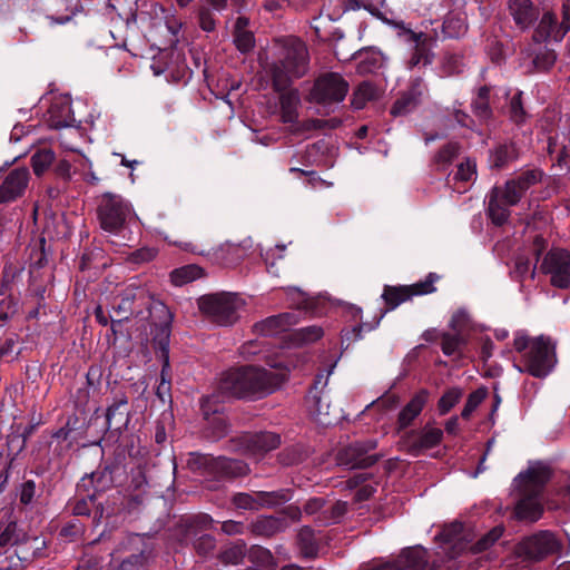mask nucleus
Wrapping results in <instances>:
<instances>
[{
  "label": "nucleus",
  "instance_id": "obj_1",
  "mask_svg": "<svg viewBox=\"0 0 570 570\" xmlns=\"http://www.w3.org/2000/svg\"><path fill=\"white\" fill-rule=\"evenodd\" d=\"M267 364L275 372L257 366H242L223 374L219 381V391L224 396L233 397H262L271 394L286 379L288 366L283 362H273L264 355Z\"/></svg>",
  "mask_w": 570,
  "mask_h": 570
},
{
  "label": "nucleus",
  "instance_id": "obj_2",
  "mask_svg": "<svg viewBox=\"0 0 570 570\" xmlns=\"http://www.w3.org/2000/svg\"><path fill=\"white\" fill-rule=\"evenodd\" d=\"M551 476L549 465L542 462L530 463L527 471L520 472L513 480V489L519 500L514 513L524 521H537L543 511L541 494Z\"/></svg>",
  "mask_w": 570,
  "mask_h": 570
},
{
  "label": "nucleus",
  "instance_id": "obj_3",
  "mask_svg": "<svg viewBox=\"0 0 570 570\" xmlns=\"http://www.w3.org/2000/svg\"><path fill=\"white\" fill-rule=\"evenodd\" d=\"M513 347L521 354L520 362L513 364L520 373L546 377L557 363L556 345L548 336L530 338L525 332L518 331L514 334Z\"/></svg>",
  "mask_w": 570,
  "mask_h": 570
},
{
  "label": "nucleus",
  "instance_id": "obj_4",
  "mask_svg": "<svg viewBox=\"0 0 570 570\" xmlns=\"http://www.w3.org/2000/svg\"><path fill=\"white\" fill-rule=\"evenodd\" d=\"M308 67V52L305 43L291 38L285 41L281 57L273 68V82L276 90H285L288 83L304 76Z\"/></svg>",
  "mask_w": 570,
  "mask_h": 570
},
{
  "label": "nucleus",
  "instance_id": "obj_5",
  "mask_svg": "<svg viewBox=\"0 0 570 570\" xmlns=\"http://www.w3.org/2000/svg\"><path fill=\"white\" fill-rule=\"evenodd\" d=\"M153 309L161 313L166 312L165 305L153 301L146 289L134 286L127 287L120 302L112 307V315H110L112 332L116 334L117 325L129 320L130 316L147 321L151 316Z\"/></svg>",
  "mask_w": 570,
  "mask_h": 570
},
{
  "label": "nucleus",
  "instance_id": "obj_6",
  "mask_svg": "<svg viewBox=\"0 0 570 570\" xmlns=\"http://www.w3.org/2000/svg\"><path fill=\"white\" fill-rule=\"evenodd\" d=\"M244 306L245 301L235 293L208 294L198 299V308L202 314L222 326L234 324Z\"/></svg>",
  "mask_w": 570,
  "mask_h": 570
},
{
  "label": "nucleus",
  "instance_id": "obj_7",
  "mask_svg": "<svg viewBox=\"0 0 570 570\" xmlns=\"http://www.w3.org/2000/svg\"><path fill=\"white\" fill-rule=\"evenodd\" d=\"M335 364L336 363L331 366L326 375L321 373L316 376L315 384L306 396L308 414L314 421L324 426L331 425L335 420H337V415L332 414L330 396L325 391L328 377L332 374Z\"/></svg>",
  "mask_w": 570,
  "mask_h": 570
},
{
  "label": "nucleus",
  "instance_id": "obj_8",
  "mask_svg": "<svg viewBox=\"0 0 570 570\" xmlns=\"http://www.w3.org/2000/svg\"><path fill=\"white\" fill-rule=\"evenodd\" d=\"M99 219L104 230L119 234L127 224L136 219V215L126 199L110 195L104 199L99 208Z\"/></svg>",
  "mask_w": 570,
  "mask_h": 570
},
{
  "label": "nucleus",
  "instance_id": "obj_9",
  "mask_svg": "<svg viewBox=\"0 0 570 570\" xmlns=\"http://www.w3.org/2000/svg\"><path fill=\"white\" fill-rule=\"evenodd\" d=\"M426 550L420 546L404 549L396 559L372 560L363 563L360 570H425Z\"/></svg>",
  "mask_w": 570,
  "mask_h": 570
},
{
  "label": "nucleus",
  "instance_id": "obj_10",
  "mask_svg": "<svg viewBox=\"0 0 570 570\" xmlns=\"http://www.w3.org/2000/svg\"><path fill=\"white\" fill-rule=\"evenodd\" d=\"M558 549L554 535L548 531L524 539L515 548L517 556L523 561H540Z\"/></svg>",
  "mask_w": 570,
  "mask_h": 570
},
{
  "label": "nucleus",
  "instance_id": "obj_11",
  "mask_svg": "<svg viewBox=\"0 0 570 570\" xmlns=\"http://www.w3.org/2000/svg\"><path fill=\"white\" fill-rule=\"evenodd\" d=\"M540 268L549 276L553 286L559 288L570 287V252L564 249L550 250Z\"/></svg>",
  "mask_w": 570,
  "mask_h": 570
},
{
  "label": "nucleus",
  "instance_id": "obj_12",
  "mask_svg": "<svg viewBox=\"0 0 570 570\" xmlns=\"http://www.w3.org/2000/svg\"><path fill=\"white\" fill-rule=\"evenodd\" d=\"M347 91V82L338 73L330 72L316 80L312 98L321 104L341 102Z\"/></svg>",
  "mask_w": 570,
  "mask_h": 570
},
{
  "label": "nucleus",
  "instance_id": "obj_13",
  "mask_svg": "<svg viewBox=\"0 0 570 570\" xmlns=\"http://www.w3.org/2000/svg\"><path fill=\"white\" fill-rule=\"evenodd\" d=\"M570 30V0L563 4V20L560 26L557 24V18L551 12H546L534 32V41L541 43L548 40L561 41Z\"/></svg>",
  "mask_w": 570,
  "mask_h": 570
},
{
  "label": "nucleus",
  "instance_id": "obj_14",
  "mask_svg": "<svg viewBox=\"0 0 570 570\" xmlns=\"http://www.w3.org/2000/svg\"><path fill=\"white\" fill-rule=\"evenodd\" d=\"M0 546H16V556L20 561L26 562L33 558L37 551L43 548L45 541L37 537L20 539L17 533V525L10 523L0 534Z\"/></svg>",
  "mask_w": 570,
  "mask_h": 570
},
{
  "label": "nucleus",
  "instance_id": "obj_15",
  "mask_svg": "<svg viewBox=\"0 0 570 570\" xmlns=\"http://www.w3.org/2000/svg\"><path fill=\"white\" fill-rule=\"evenodd\" d=\"M438 275L430 273L425 281L419 282L411 286L401 287H385L382 297L391 306L395 308L397 305L409 299L413 295L430 294L435 291L434 283L438 281Z\"/></svg>",
  "mask_w": 570,
  "mask_h": 570
},
{
  "label": "nucleus",
  "instance_id": "obj_16",
  "mask_svg": "<svg viewBox=\"0 0 570 570\" xmlns=\"http://www.w3.org/2000/svg\"><path fill=\"white\" fill-rule=\"evenodd\" d=\"M375 446V441L355 442L340 452L338 462L350 469L371 466L377 460L375 454L370 453Z\"/></svg>",
  "mask_w": 570,
  "mask_h": 570
},
{
  "label": "nucleus",
  "instance_id": "obj_17",
  "mask_svg": "<svg viewBox=\"0 0 570 570\" xmlns=\"http://www.w3.org/2000/svg\"><path fill=\"white\" fill-rule=\"evenodd\" d=\"M288 500L286 492H255L249 493H236L232 502L237 509L243 510H258L263 507H273L282 501Z\"/></svg>",
  "mask_w": 570,
  "mask_h": 570
},
{
  "label": "nucleus",
  "instance_id": "obj_18",
  "mask_svg": "<svg viewBox=\"0 0 570 570\" xmlns=\"http://www.w3.org/2000/svg\"><path fill=\"white\" fill-rule=\"evenodd\" d=\"M541 178V173L537 170H528L519 175L515 179L507 181L500 189V197L505 205H517L524 193Z\"/></svg>",
  "mask_w": 570,
  "mask_h": 570
},
{
  "label": "nucleus",
  "instance_id": "obj_19",
  "mask_svg": "<svg viewBox=\"0 0 570 570\" xmlns=\"http://www.w3.org/2000/svg\"><path fill=\"white\" fill-rule=\"evenodd\" d=\"M399 36L414 48V53L409 61L410 68L416 67L419 65L425 66L432 62V41L423 32L416 33L402 27V31L399 33Z\"/></svg>",
  "mask_w": 570,
  "mask_h": 570
},
{
  "label": "nucleus",
  "instance_id": "obj_20",
  "mask_svg": "<svg viewBox=\"0 0 570 570\" xmlns=\"http://www.w3.org/2000/svg\"><path fill=\"white\" fill-rule=\"evenodd\" d=\"M29 180L27 168H16L8 174L0 185V203H9L21 196Z\"/></svg>",
  "mask_w": 570,
  "mask_h": 570
},
{
  "label": "nucleus",
  "instance_id": "obj_21",
  "mask_svg": "<svg viewBox=\"0 0 570 570\" xmlns=\"http://www.w3.org/2000/svg\"><path fill=\"white\" fill-rule=\"evenodd\" d=\"M297 322L293 312L282 313L279 315L269 316L254 325V332L261 336H275L289 328Z\"/></svg>",
  "mask_w": 570,
  "mask_h": 570
},
{
  "label": "nucleus",
  "instance_id": "obj_22",
  "mask_svg": "<svg viewBox=\"0 0 570 570\" xmlns=\"http://www.w3.org/2000/svg\"><path fill=\"white\" fill-rule=\"evenodd\" d=\"M443 436V432L439 428L426 425L417 433H412L409 436V446L414 452L429 450L436 446Z\"/></svg>",
  "mask_w": 570,
  "mask_h": 570
},
{
  "label": "nucleus",
  "instance_id": "obj_23",
  "mask_svg": "<svg viewBox=\"0 0 570 570\" xmlns=\"http://www.w3.org/2000/svg\"><path fill=\"white\" fill-rule=\"evenodd\" d=\"M422 95V85L420 82L413 85L409 91L404 92L399 99H396L391 109V114L393 116L407 115L420 104Z\"/></svg>",
  "mask_w": 570,
  "mask_h": 570
},
{
  "label": "nucleus",
  "instance_id": "obj_24",
  "mask_svg": "<svg viewBox=\"0 0 570 570\" xmlns=\"http://www.w3.org/2000/svg\"><path fill=\"white\" fill-rule=\"evenodd\" d=\"M509 11L521 29L528 28L537 17V11L530 0H510Z\"/></svg>",
  "mask_w": 570,
  "mask_h": 570
},
{
  "label": "nucleus",
  "instance_id": "obj_25",
  "mask_svg": "<svg viewBox=\"0 0 570 570\" xmlns=\"http://www.w3.org/2000/svg\"><path fill=\"white\" fill-rule=\"evenodd\" d=\"M429 399V392L421 390L403 407L399 414V425L401 429L409 426L413 420L422 412Z\"/></svg>",
  "mask_w": 570,
  "mask_h": 570
},
{
  "label": "nucleus",
  "instance_id": "obj_26",
  "mask_svg": "<svg viewBox=\"0 0 570 570\" xmlns=\"http://www.w3.org/2000/svg\"><path fill=\"white\" fill-rule=\"evenodd\" d=\"M49 125L52 128L60 129L72 126L75 118L71 111V105L65 100L55 102L49 109Z\"/></svg>",
  "mask_w": 570,
  "mask_h": 570
},
{
  "label": "nucleus",
  "instance_id": "obj_27",
  "mask_svg": "<svg viewBox=\"0 0 570 570\" xmlns=\"http://www.w3.org/2000/svg\"><path fill=\"white\" fill-rule=\"evenodd\" d=\"M281 118L285 124H295L298 118L301 97L297 90H288L281 95Z\"/></svg>",
  "mask_w": 570,
  "mask_h": 570
},
{
  "label": "nucleus",
  "instance_id": "obj_28",
  "mask_svg": "<svg viewBox=\"0 0 570 570\" xmlns=\"http://www.w3.org/2000/svg\"><path fill=\"white\" fill-rule=\"evenodd\" d=\"M500 195L499 187H494L489 196L488 204L489 217L498 226L503 225L508 220L510 216L509 207L511 206L505 205Z\"/></svg>",
  "mask_w": 570,
  "mask_h": 570
},
{
  "label": "nucleus",
  "instance_id": "obj_29",
  "mask_svg": "<svg viewBox=\"0 0 570 570\" xmlns=\"http://www.w3.org/2000/svg\"><path fill=\"white\" fill-rule=\"evenodd\" d=\"M500 195L499 187H494L489 196L488 204L489 217L498 226L503 225L508 220L510 216L509 207L511 206L505 205Z\"/></svg>",
  "mask_w": 570,
  "mask_h": 570
},
{
  "label": "nucleus",
  "instance_id": "obj_30",
  "mask_svg": "<svg viewBox=\"0 0 570 570\" xmlns=\"http://www.w3.org/2000/svg\"><path fill=\"white\" fill-rule=\"evenodd\" d=\"M215 471L226 476H242L248 473L249 469L246 463L227 458H218L215 462Z\"/></svg>",
  "mask_w": 570,
  "mask_h": 570
},
{
  "label": "nucleus",
  "instance_id": "obj_31",
  "mask_svg": "<svg viewBox=\"0 0 570 570\" xmlns=\"http://www.w3.org/2000/svg\"><path fill=\"white\" fill-rule=\"evenodd\" d=\"M465 344V340L463 337V334L460 332L451 333H444L442 335V352L446 356H455L460 357L462 355L461 350L462 346Z\"/></svg>",
  "mask_w": 570,
  "mask_h": 570
},
{
  "label": "nucleus",
  "instance_id": "obj_32",
  "mask_svg": "<svg viewBox=\"0 0 570 570\" xmlns=\"http://www.w3.org/2000/svg\"><path fill=\"white\" fill-rule=\"evenodd\" d=\"M202 268L197 265H187L171 272L170 279L174 285L183 286L202 276Z\"/></svg>",
  "mask_w": 570,
  "mask_h": 570
},
{
  "label": "nucleus",
  "instance_id": "obj_33",
  "mask_svg": "<svg viewBox=\"0 0 570 570\" xmlns=\"http://www.w3.org/2000/svg\"><path fill=\"white\" fill-rule=\"evenodd\" d=\"M253 527L256 533L269 537L282 531L286 527V523L278 518L263 517L259 518Z\"/></svg>",
  "mask_w": 570,
  "mask_h": 570
},
{
  "label": "nucleus",
  "instance_id": "obj_34",
  "mask_svg": "<svg viewBox=\"0 0 570 570\" xmlns=\"http://www.w3.org/2000/svg\"><path fill=\"white\" fill-rule=\"evenodd\" d=\"M279 443V436L273 432L259 433L252 438V445L257 452H268L276 449Z\"/></svg>",
  "mask_w": 570,
  "mask_h": 570
},
{
  "label": "nucleus",
  "instance_id": "obj_35",
  "mask_svg": "<svg viewBox=\"0 0 570 570\" xmlns=\"http://www.w3.org/2000/svg\"><path fill=\"white\" fill-rule=\"evenodd\" d=\"M324 332L322 327L313 325L299 328L292 334L295 344L303 345L316 342L323 336Z\"/></svg>",
  "mask_w": 570,
  "mask_h": 570
},
{
  "label": "nucleus",
  "instance_id": "obj_36",
  "mask_svg": "<svg viewBox=\"0 0 570 570\" xmlns=\"http://www.w3.org/2000/svg\"><path fill=\"white\" fill-rule=\"evenodd\" d=\"M216 459L200 453H190L187 459V466L194 471H215Z\"/></svg>",
  "mask_w": 570,
  "mask_h": 570
},
{
  "label": "nucleus",
  "instance_id": "obj_37",
  "mask_svg": "<svg viewBox=\"0 0 570 570\" xmlns=\"http://www.w3.org/2000/svg\"><path fill=\"white\" fill-rule=\"evenodd\" d=\"M357 59L360 61L358 70L361 72H372L382 65V55L376 51L358 52Z\"/></svg>",
  "mask_w": 570,
  "mask_h": 570
},
{
  "label": "nucleus",
  "instance_id": "obj_38",
  "mask_svg": "<svg viewBox=\"0 0 570 570\" xmlns=\"http://www.w3.org/2000/svg\"><path fill=\"white\" fill-rule=\"evenodd\" d=\"M156 394L163 403L170 401V366L167 356L161 368L160 382L157 386Z\"/></svg>",
  "mask_w": 570,
  "mask_h": 570
},
{
  "label": "nucleus",
  "instance_id": "obj_39",
  "mask_svg": "<svg viewBox=\"0 0 570 570\" xmlns=\"http://www.w3.org/2000/svg\"><path fill=\"white\" fill-rule=\"evenodd\" d=\"M557 56L553 50L547 47H540L538 52L532 57V65L535 70L544 71L553 66Z\"/></svg>",
  "mask_w": 570,
  "mask_h": 570
},
{
  "label": "nucleus",
  "instance_id": "obj_40",
  "mask_svg": "<svg viewBox=\"0 0 570 570\" xmlns=\"http://www.w3.org/2000/svg\"><path fill=\"white\" fill-rule=\"evenodd\" d=\"M489 97L490 89L482 87L472 102L474 114L481 119H488L490 117Z\"/></svg>",
  "mask_w": 570,
  "mask_h": 570
},
{
  "label": "nucleus",
  "instance_id": "obj_41",
  "mask_svg": "<svg viewBox=\"0 0 570 570\" xmlns=\"http://www.w3.org/2000/svg\"><path fill=\"white\" fill-rule=\"evenodd\" d=\"M298 543L302 553L306 558H312L317 553V542L311 529L304 528L298 533Z\"/></svg>",
  "mask_w": 570,
  "mask_h": 570
},
{
  "label": "nucleus",
  "instance_id": "obj_42",
  "mask_svg": "<svg viewBox=\"0 0 570 570\" xmlns=\"http://www.w3.org/2000/svg\"><path fill=\"white\" fill-rule=\"evenodd\" d=\"M376 95V89L370 82H363L358 86L356 91L353 95L352 106L355 109H362L365 106V102L374 99Z\"/></svg>",
  "mask_w": 570,
  "mask_h": 570
},
{
  "label": "nucleus",
  "instance_id": "obj_43",
  "mask_svg": "<svg viewBox=\"0 0 570 570\" xmlns=\"http://www.w3.org/2000/svg\"><path fill=\"white\" fill-rule=\"evenodd\" d=\"M55 159V154L50 149L38 150L31 158L32 168L36 175H41L46 169L50 167Z\"/></svg>",
  "mask_w": 570,
  "mask_h": 570
},
{
  "label": "nucleus",
  "instance_id": "obj_44",
  "mask_svg": "<svg viewBox=\"0 0 570 570\" xmlns=\"http://www.w3.org/2000/svg\"><path fill=\"white\" fill-rule=\"evenodd\" d=\"M462 390L458 387H452L448 390L439 400V411L440 414L448 413L462 397Z\"/></svg>",
  "mask_w": 570,
  "mask_h": 570
},
{
  "label": "nucleus",
  "instance_id": "obj_45",
  "mask_svg": "<svg viewBox=\"0 0 570 570\" xmlns=\"http://www.w3.org/2000/svg\"><path fill=\"white\" fill-rule=\"evenodd\" d=\"M485 396L487 391L484 389H478L474 392H472L466 400L461 416L463 419H469L474 412V410L482 403Z\"/></svg>",
  "mask_w": 570,
  "mask_h": 570
},
{
  "label": "nucleus",
  "instance_id": "obj_46",
  "mask_svg": "<svg viewBox=\"0 0 570 570\" xmlns=\"http://www.w3.org/2000/svg\"><path fill=\"white\" fill-rule=\"evenodd\" d=\"M458 153H459V146L456 144L446 145L435 156L436 165L441 169H445V167L452 161V159L458 155Z\"/></svg>",
  "mask_w": 570,
  "mask_h": 570
},
{
  "label": "nucleus",
  "instance_id": "obj_47",
  "mask_svg": "<svg viewBox=\"0 0 570 570\" xmlns=\"http://www.w3.org/2000/svg\"><path fill=\"white\" fill-rule=\"evenodd\" d=\"M509 114L512 121L515 124H522L525 119V111L521 101V92L515 94L509 106Z\"/></svg>",
  "mask_w": 570,
  "mask_h": 570
},
{
  "label": "nucleus",
  "instance_id": "obj_48",
  "mask_svg": "<svg viewBox=\"0 0 570 570\" xmlns=\"http://www.w3.org/2000/svg\"><path fill=\"white\" fill-rule=\"evenodd\" d=\"M476 165L473 160L466 159L458 166L454 179L460 181H470L476 175Z\"/></svg>",
  "mask_w": 570,
  "mask_h": 570
},
{
  "label": "nucleus",
  "instance_id": "obj_49",
  "mask_svg": "<svg viewBox=\"0 0 570 570\" xmlns=\"http://www.w3.org/2000/svg\"><path fill=\"white\" fill-rule=\"evenodd\" d=\"M234 42L239 51L248 52L254 47V36L248 30L235 31Z\"/></svg>",
  "mask_w": 570,
  "mask_h": 570
},
{
  "label": "nucleus",
  "instance_id": "obj_50",
  "mask_svg": "<svg viewBox=\"0 0 570 570\" xmlns=\"http://www.w3.org/2000/svg\"><path fill=\"white\" fill-rule=\"evenodd\" d=\"M287 295L291 299V306L296 308H309V299L305 293L296 287H289Z\"/></svg>",
  "mask_w": 570,
  "mask_h": 570
},
{
  "label": "nucleus",
  "instance_id": "obj_51",
  "mask_svg": "<svg viewBox=\"0 0 570 570\" xmlns=\"http://www.w3.org/2000/svg\"><path fill=\"white\" fill-rule=\"evenodd\" d=\"M250 557L254 560L258 561L266 569L274 568L272 553L267 549L256 547L252 550Z\"/></svg>",
  "mask_w": 570,
  "mask_h": 570
},
{
  "label": "nucleus",
  "instance_id": "obj_52",
  "mask_svg": "<svg viewBox=\"0 0 570 570\" xmlns=\"http://www.w3.org/2000/svg\"><path fill=\"white\" fill-rule=\"evenodd\" d=\"M511 154H512V147L500 146L491 155V161H492L493 166H495V167L503 166L510 159Z\"/></svg>",
  "mask_w": 570,
  "mask_h": 570
},
{
  "label": "nucleus",
  "instance_id": "obj_53",
  "mask_svg": "<svg viewBox=\"0 0 570 570\" xmlns=\"http://www.w3.org/2000/svg\"><path fill=\"white\" fill-rule=\"evenodd\" d=\"M502 535V529L501 528H494L492 529L487 535H484L482 539H480L476 544L475 549L478 551H482L488 549L491 544H493Z\"/></svg>",
  "mask_w": 570,
  "mask_h": 570
},
{
  "label": "nucleus",
  "instance_id": "obj_54",
  "mask_svg": "<svg viewBox=\"0 0 570 570\" xmlns=\"http://www.w3.org/2000/svg\"><path fill=\"white\" fill-rule=\"evenodd\" d=\"M145 556L142 553L131 554L129 558L122 560L117 570H138L144 566Z\"/></svg>",
  "mask_w": 570,
  "mask_h": 570
},
{
  "label": "nucleus",
  "instance_id": "obj_55",
  "mask_svg": "<svg viewBox=\"0 0 570 570\" xmlns=\"http://www.w3.org/2000/svg\"><path fill=\"white\" fill-rule=\"evenodd\" d=\"M468 322H469L468 313L465 311L461 309L453 314L451 322H450V326L452 327V330L454 332H460L461 334H463V331H464L465 326L468 325Z\"/></svg>",
  "mask_w": 570,
  "mask_h": 570
},
{
  "label": "nucleus",
  "instance_id": "obj_56",
  "mask_svg": "<svg viewBox=\"0 0 570 570\" xmlns=\"http://www.w3.org/2000/svg\"><path fill=\"white\" fill-rule=\"evenodd\" d=\"M199 24L200 28L206 32H210L215 29V19L207 8H202L199 10Z\"/></svg>",
  "mask_w": 570,
  "mask_h": 570
},
{
  "label": "nucleus",
  "instance_id": "obj_57",
  "mask_svg": "<svg viewBox=\"0 0 570 570\" xmlns=\"http://www.w3.org/2000/svg\"><path fill=\"white\" fill-rule=\"evenodd\" d=\"M244 550L240 547H234L223 552L222 559L225 563L237 564L243 560Z\"/></svg>",
  "mask_w": 570,
  "mask_h": 570
},
{
  "label": "nucleus",
  "instance_id": "obj_58",
  "mask_svg": "<svg viewBox=\"0 0 570 570\" xmlns=\"http://www.w3.org/2000/svg\"><path fill=\"white\" fill-rule=\"evenodd\" d=\"M156 256L154 248H141L134 252L130 256L132 263H145L151 261Z\"/></svg>",
  "mask_w": 570,
  "mask_h": 570
},
{
  "label": "nucleus",
  "instance_id": "obj_59",
  "mask_svg": "<svg viewBox=\"0 0 570 570\" xmlns=\"http://www.w3.org/2000/svg\"><path fill=\"white\" fill-rule=\"evenodd\" d=\"M222 531L227 535L242 534L244 532V524L238 521H224L222 523Z\"/></svg>",
  "mask_w": 570,
  "mask_h": 570
},
{
  "label": "nucleus",
  "instance_id": "obj_60",
  "mask_svg": "<svg viewBox=\"0 0 570 570\" xmlns=\"http://www.w3.org/2000/svg\"><path fill=\"white\" fill-rule=\"evenodd\" d=\"M397 405V399L393 395L386 396L383 399H379L372 402L368 406L377 407V409H394Z\"/></svg>",
  "mask_w": 570,
  "mask_h": 570
},
{
  "label": "nucleus",
  "instance_id": "obj_61",
  "mask_svg": "<svg viewBox=\"0 0 570 570\" xmlns=\"http://www.w3.org/2000/svg\"><path fill=\"white\" fill-rule=\"evenodd\" d=\"M168 340H169V331L167 327H160V333L154 338L155 343L158 344V347L163 352H167L168 348Z\"/></svg>",
  "mask_w": 570,
  "mask_h": 570
},
{
  "label": "nucleus",
  "instance_id": "obj_62",
  "mask_svg": "<svg viewBox=\"0 0 570 570\" xmlns=\"http://www.w3.org/2000/svg\"><path fill=\"white\" fill-rule=\"evenodd\" d=\"M264 341H250L242 346V355L245 357H249L253 355H256L258 352L256 350V346H264Z\"/></svg>",
  "mask_w": 570,
  "mask_h": 570
},
{
  "label": "nucleus",
  "instance_id": "obj_63",
  "mask_svg": "<svg viewBox=\"0 0 570 570\" xmlns=\"http://www.w3.org/2000/svg\"><path fill=\"white\" fill-rule=\"evenodd\" d=\"M324 505V500L322 498H313L308 500L304 507V511L307 514H314L320 511Z\"/></svg>",
  "mask_w": 570,
  "mask_h": 570
},
{
  "label": "nucleus",
  "instance_id": "obj_64",
  "mask_svg": "<svg viewBox=\"0 0 570 570\" xmlns=\"http://www.w3.org/2000/svg\"><path fill=\"white\" fill-rule=\"evenodd\" d=\"M165 23L168 29V31L175 37L178 35L181 23L176 19L174 14H166L165 16Z\"/></svg>",
  "mask_w": 570,
  "mask_h": 570
}]
</instances>
